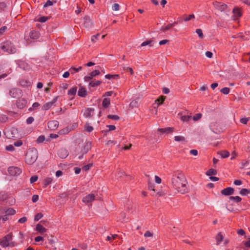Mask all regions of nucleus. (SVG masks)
I'll list each match as a JSON object with an SVG mask.
<instances>
[{
	"label": "nucleus",
	"mask_w": 250,
	"mask_h": 250,
	"mask_svg": "<svg viewBox=\"0 0 250 250\" xmlns=\"http://www.w3.org/2000/svg\"><path fill=\"white\" fill-rule=\"evenodd\" d=\"M188 182L185 175L181 173H174L171 178L172 188L178 192L182 194L188 192Z\"/></svg>",
	"instance_id": "nucleus-1"
},
{
	"label": "nucleus",
	"mask_w": 250,
	"mask_h": 250,
	"mask_svg": "<svg viewBox=\"0 0 250 250\" xmlns=\"http://www.w3.org/2000/svg\"><path fill=\"white\" fill-rule=\"evenodd\" d=\"M38 151L35 148H32L27 151L25 156V162L28 165L34 164L38 158Z\"/></svg>",
	"instance_id": "nucleus-2"
},
{
	"label": "nucleus",
	"mask_w": 250,
	"mask_h": 250,
	"mask_svg": "<svg viewBox=\"0 0 250 250\" xmlns=\"http://www.w3.org/2000/svg\"><path fill=\"white\" fill-rule=\"evenodd\" d=\"M11 44L10 42L8 41L2 43L1 46V50L10 54L14 53L15 52V48H12Z\"/></svg>",
	"instance_id": "nucleus-3"
},
{
	"label": "nucleus",
	"mask_w": 250,
	"mask_h": 250,
	"mask_svg": "<svg viewBox=\"0 0 250 250\" xmlns=\"http://www.w3.org/2000/svg\"><path fill=\"white\" fill-rule=\"evenodd\" d=\"M9 94L13 98L19 99L21 96L22 90L18 88H12L9 91Z\"/></svg>",
	"instance_id": "nucleus-4"
},
{
	"label": "nucleus",
	"mask_w": 250,
	"mask_h": 250,
	"mask_svg": "<svg viewBox=\"0 0 250 250\" xmlns=\"http://www.w3.org/2000/svg\"><path fill=\"white\" fill-rule=\"evenodd\" d=\"M8 171L9 174L12 176H16L21 173V169L18 167H10L8 168Z\"/></svg>",
	"instance_id": "nucleus-5"
},
{
	"label": "nucleus",
	"mask_w": 250,
	"mask_h": 250,
	"mask_svg": "<svg viewBox=\"0 0 250 250\" xmlns=\"http://www.w3.org/2000/svg\"><path fill=\"white\" fill-rule=\"evenodd\" d=\"M213 5L216 9L219 10L221 12H224L228 8V5L226 4L218 1L214 2L213 3Z\"/></svg>",
	"instance_id": "nucleus-6"
},
{
	"label": "nucleus",
	"mask_w": 250,
	"mask_h": 250,
	"mask_svg": "<svg viewBox=\"0 0 250 250\" xmlns=\"http://www.w3.org/2000/svg\"><path fill=\"white\" fill-rule=\"evenodd\" d=\"M232 12L233 13V15L232 16L233 20H236L242 16V12L240 8L238 7H235L233 9Z\"/></svg>",
	"instance_id": "nucleus-7"
},
{
	"label": "nucleus",
	"mask_w": 250,
	"mask_h": 250,
	"mask_svg": "<svg viewBox=\"0 0 250 250\" xmlns=\"http://www.w3.org/2000/svg\"><path fill=\"white\" fill-rule=\"evenodd\" d=\"M78 123H74L72 125H70L68 126H67L65 128L62 129L60 132H61L62 133L65 134V133H68L71 130H73L78 127Z\"/></svg>",
	"instance_id": "nucleus-8"
},
{
	"label": "nucleus",
	"mask_w": 250,
	"mask_h": 250,
	"mask_svg": "<svg viewBox=\"0 0 250 250\" xmlns=\"http://www.w3.org/2000/svg\"><path fill=\"white\" fill-rule=\"evenodd\" d=\"M234 192V188L229 187L222 189L221 191V193L225 196H230L233 194Z\"/></svg>",
	"instance_id": "nucleus-9"
},
{
	"label": "nucleus",
	"mask_w": 250,
	"mask_h": 250,
	"mask_svg": "<svg viewBox=\"0 0 250 250\" xmlns=\"http://www.w3.org/2000/svg\"><path fill=\"white\" fill-rule=\"evenodd\" d=\"M95 195L93 193H91V194H89L85 196V197H83V198L82 199V201L85 204H88V203H91L92 201L95 200Z\"/></svg>",
	"instance_id": "nucleus-10"
},
{
	"label": "nucleus",
	"mask_w": 250,
	"mask_h": 250,
	"mask_svg": "<svg viewBox=\"0 0 250 250\" xmlns=\"http://www.w3.org/2000/svg\"><path fill=\"white\" fill-rule=\"evenodd\" d=\"M27 104V101L24 98H19L17 101L16 105L20 109L23 108Z\"/></svg>",
	"instance_id": "nucleus-11"
},
{
	"label": "nucleus",
	"mask_w": 250,
	"mask_h": 250,
	"mask_svg": "<svg viewBox=\"0 0 250 250\" xmlns=\"http://www.w3.org/2000/svg\"><path fill=\"white\" fill-rule=\"evenodd\" d=\"M78 95L81 97H85L87 95L86 89L85 87L81 85H79Z\"/></svg>",
	"instance_id": "nucleus-12"
},
{
	"label": "nucleus",
	"mask_w": 250,
	"mask_h": 250,
	"mask_svg": "<svg viewBox=\"0 0 250 250\" xmlns=\"http://www.w3.org/2000/svg\"><path fill=\"white\" fill-rule=\"evenodd\" d=\"M48 127L50 130H55L59 126V122L57 121H50L47 123Z\"/></svg>",
	"instance_id": "nucleus-13"
},
{
	"label": "nucleus",
	"mask_w": 250,
	"mask_h": 250,
	"mask_svg": "<svg viewBox=\"0 0 250 250\" xmlns=\"http://www.w3.org/2000/svg\"><path fill=\"white\" fill-rule=\"evenodd\" d=\"M166 99V96L163 95L161 96L155 100V103L153 104L154 108H157L160 104H163Z\"/></svg>",
	"instance_id": "nucleus-14"
},
{
	"label": "nucleus",
	"mask_w": 250,
	"mask_h": 250,
	"mask_svg": "<svg viewBox=\"0 0 250 250\" xmlns=\"http://www.w3.org/2000/svg\"><path fill=\"white\" fill-rule=\"evenodd\" d=\"M174 130V127H167L166 128H161L158 129V131L160 132L161 134L164 133L168 134L173 132Z\"/></svg>",
	"instance_id": "nucleus-15"
},
{
	"label": "nucleus",
	"mask_w": 250,
	"mask_h": 250,
	"mask_svg": "<svg viewBox=\"0 0 250 250\" xmlns=\"http://www.w3.org/2000/svg\"><path fill=\"white\" fill-rule=\"evenodd\" d=\"M57 154L60 158L64 159L68 156V152L67 150L62 148L58 151Z\"/></svg>",
	"instance_id": "nucleus-16"
},
{
	"label": "nucleus",
	"mask_w": 250,
	"mask_h": 250,
	"mask_svg": "<svg viewBox=\"0 0 250 250\" xmlns=\"http://www.w3.org/2000/svg\"><path fill=\"white\" fill-rule=\"evenodd\" d=\"M94 108H87L85 109L83 116L86 118H90L93 115Z\"/></svg>",
	"instance_id": "nucleus-17"
},
{
	"label": "nucleus",
	"mask_w": 250,
	"mask_h": 250,
	"mask_svg": "<svg viewBox=\"0 0 250 250\" xmlns=\"http://www.w3.org/2000/svg\"><path fill=\"white\" fill-rule=\"evenodd\" d=\"M84 22H83V25L84 26L88 28L91 26L92 25V22H91V19L89 16H85L83 18Z\"/></svg>",
	"instance_id": "nucleus-18"
},
{
	"label": "nucleus",
	"mask_w": 250,
	"mask_h": 250,
	"mask_svg": "<svg viewBox=\"0 0 250 250\" xmlns=\"http://www.w3.org/2000/svg\"><path fill=\"white\" fill-rule=\"evenodd\" d=\"M56 100H57V98L54 99L53 100V101L50 102H48V103H46V104H45L42 106V110H47L49 109H50L51 107V106H52V105L56 102Z\"/></svg>",
	"instance_id": "nucleus-19"
},
{
	"label": "nucleus",
	"mask_w": 250,
	"mask_h": 250,
	"mask_svg": "<svg viewBox=\"0 0 250 250\" xmlns=\"http://www.w3.org/2000/svg\"><path fill=\"white\" fill-rule=\"evenodd\" d=\"M35 229L40 233L45 232L47 231V229L43 227L40 223L36 225Z\"/></svg>",
	"instance_id": "nucleus-20"
},
{
	"label": "nucleus",
	"mask_w": 250,
	"mask_h": 250,
	"mask_svg": "<svg viewBox=\"0 0 250 250\" xmlns=\"http://www.w3.org/2000/svg\"><path fill=\"white\" fill-rule=\"evenodd\" d=\"M110 104V99L109 98H105L102 102V105L104 108L109 107Z\"/></svg>",
	"instance_id": "nucleus-21"
},
{
	"label": "nucleus",
	"mask_w": 250,
	"mask_h": 250,
	"mask_svg": "<svg viewBox=\"0 0 250 250\" xmlns=\"http://www.w3.org/2000/svg\"><path fill=\"white\" fill-rule=\"evenodd\" d=\"M91 142H87L83 147V151L85 153H87L91 149Z\"/></svg>",
	"instance_id": "nucleus-22"
},
{
	"label": "nucleus",
	"mask_w": 250,
	"mask_h": 250,
	"mask_svg": "<svg viewBox=\"0 0 250 250\" xmlns=\"http://www.w3.org/2000/svg\"><path fill=\"white\" fill-rule=\"evenodd\" d=\"M216 244L219 245L220 243L223 241L224 238L223 235L221 232H219L216 236Z\"/></svg>",
	"instance_id": "nucleus-23"
},
{
	"label": "nucleus",
	"mask_w": 250,
	"mask_h": 250,
	"mask_svg": "<svg viewBox=\"0 0 250 250\" xmlns=\"http://www.w3.org/2000/svg\"><path fill=\"white\" fill-rule=\"evenodd\" d=\"M217 153L220 154L223 158H228L229 156V152L227 150L218 151Z\"/></svg>",
	"instance_id": "nucleus-24"
},
{
	"label": "nucleus",
	"mask_w": 250,
	"mask_h": 250,
	"mask_svg": "<svg viewBox=\"0 0 250 250\" xmlns=\"http://www.w3.org/2000/svg\"><path fill=\"white\" fill-rule=\"evenodd\" d=\"M77 87L76 86L73 87L68 91V95L74 96L77 92Z\"/></svg>",
	"instance_id": "nucleus-25"
},
{
	"label": "nucleus",
	"mask_w": 250,
	"mask_h": 250,
	"mask_svg": "<svg viewBox=\"0 0 250 250\" xmlns=\"http://www.w3.org/2000/svg\"><path fill=\"white\" fill-rule=\"evenodd\" d=\"M39 37V32L35 31H32L30 32V37L31 39H37Z\"/></svg>",
	"instance_id": "nucleus-26"
},
{
	"label": "nucleus",
	"mask_w": 250,
	"mask_h": 250,
	"mask_svg": "<svg viewBox=\"0 0 250 250\" xmlns=\"http://www.w3.org/2000/svg\"><path fill=\"white\" fill-rule=\"evenodd\" d=\"M217 171L216 169L210 168L206 172V175L208 176L215 175H216Z\"/></svg>",
	"instance_id": "nucleus-27"
},
{
	"label": "nucleus",
	"mask_w": 250,
	"mask_h": 250,
	"mask_svg": "<svg viewBox=\"0 0 250 250\" xmlns=\"http://www.w3.org/2000/svg\"><path fill=\"white\" fill-rule=\"evenodd\" d=\"M195 18V16L194 14H190L188 16H187L186 15H183V20L185 21H189L192 19Z\"/></svg>",
	"instance_id": "nucleus-28"
},
{
	"label": "nucleus",
	"mask_w": 250,
	"mask_h": 250,
	"mask_svg": "<svg viewBox=\"0 0 250 250\" xmlns=\"http://www.w3.org/2000/svg\"><path fill=\"white\" fill-rule=\"evenodd\" d=\"M105 78L107 79H119L120 78V75L119 74H106L105 75Z\"/></svg>",
	"instance_id": "nucleus-29"
},
{
	"label": "nucleus",
	"mask_w": 250,
	"mask_h": 250,
	"mask_svg": "<svg viewBox=\"0 0 250 250\" xmlns=\"http://www.w3.org/2000/svg\"><path fill=\"white\" fill-rule=\"evenodd\" d=\"M52 180H53L52 178H51L50 177H47L46 178H45L43 181V184H44L43 187L45 188L48 185L52 183Z\"/></svg>",
	"instance_id": "nucleus-30"
},
{
	"label": "nucleus",
	"mask_w": 250,
	"mask_h": 250,
	"mask_svg": "<svg viewBox=\"0 0 250 250\" xmlns=\"http://www.w3.org/2000/svg\"><path fill=\"white\" fill-rule=\"evenodd\" d=\"M101 81H96L95 82L91 81L89 83V85L91 87H95L100 85L102 83Z\"/></svg>",
	"instance_id": "nucleus-31"
},
{
	"label": "nucleus",
	"mask_w": 250,
	"mask_h": 250,
	"mask_svg": "<svg viewBox=\"0 0 250 250\" xmlns=\"http://www.w3.org/2000/svg\"><path fill=\"white\" fill-rule=\"evenodd\" d=\"M229 199L230 200H234V202H235L236 203H239V202H241V201H242V198L238 196H229Z\"/></svg>",
	"instance_id": "nucleus-32"
},
{
	"label": "nucleus",
	"mask_w": 250,
	"mask_h": 250,
	"mask_svg": "<svg viewBox=\"0 0 250 250\" xmlns=\"http://www.w3.org/2000/svg\"><path fill=\"white\" fill-rule=\"evenodd\" d=\"M0 245L4 248H6L10 246L9 242H8L7 240H5V239H4L3 238L2 240L1 239Z\"/></svg>",
	"instance_id": "nucleus-33"
},
{
	"label": "nucleus",
	"mask_w": 250,
	"mask_h": 250,
	"mask_svg": "<svg viewBox=\"0 0 250 250\" xmlns=\"http://www.w3.org/2000/svg\"><path fill=\"white\" fill-rule=\"evenodd\" d=\"M93 130V127L92 126L89 125L88 123H86L84 125V130L88 132H91Z\"/></svg>",
	"instance_id": "nucleus-34"
},
{
	"label": "nucleus",
	"mask_w": 250,
	"mask_h": 250,
	"mask_svg": "<svg viewBox=\"0 0 250 250\" xmlns=\"http://www.w3.org/2000/svg\"><path fill=\"white\" fill-rule=\"evenodd\" d=\"M8 120V117L6 115L3 114L0 115V123H5Z\"/></svg>",
	"instance_id": "nucleus-35"
},
{
	"label": "nucleus",
	"mask_w": 250,
	"mask_h": 250,
	"mask_svg": "<svg viewBox=\"0 0 250 250\" xmlns=\"http://www.w3.org/2000/svg\"><path fill=\"white\" fill-rule=\"evenodd\" d=\"M82 68L83 67L82 66H79L78 68L72 66L69 69V71L71 72V74H74V72L72 71V70H73L74 72H77L81 70Z\"/></svg>",
	"instance_id": "nucleus-36"
},
{
	"label": "nucleus",
	"mask_w": 250,
	"mask_h": 250,
	"mask_svg": "<svg viewBox=\"0 0 250 250\" xmlns=\"http://www.w3.org/2000/svg\"><path fill=\"white\" fill-rule=\"evenodd\" d=\"M5 212L7 215H12L16 213V210L13 208H9L6 210Z\"/></svg>",
	"instance_id": "nucleus-37"
},
{
	"label": "nucleus",
	"mask_w": 250,
	"mask_h": 250,
	"mask_svg": "<svg viewBox=\"0 0 250 250\" xmlns=\"http://www.w3.org/2000/svg\"><path fill=\"white\" fill-rule=\"evenodd\" d=\"M107 117L108 119H112L114 121H118L120 120V117L117 115H108Z\"/></svg>",
	"instance_id": "nucleus-38"
},
{
	"label": "nucleus",
	"mask_w": 250,
	"mask_h": 250,
	"mask_svg": "<svg viewBox=\"0 0 250 250\" xmlns=\"http://www.w3.org/2000/svg\"><path fill=\"white\" fill-rule=\"evenodd\" d=\"M20 84L22 86H28L30 85V83L27 80H22L20 82Z\"/></svg>",
	"instance_id": "nucleus-39"
},
{
	"label": "nucleus",
	"mask_w": 250,
	"mask_h": 250,
	"mask_svg": "<svg viewBox=\"0 0 250 250\" xmlns=\"http://www.w3.org/2000/svg\"><path fill=\"white\" fill-rule=\"evenodd\" d=\"M101 74V72L99 70H95L92 72H91L89 75H90L92 78H93V77L97 76V75H99Z\"/></svg>",
	"instance_id": "nucleus-40"
},
{
	"label": "nucleus",
	"mask_w": 250,
	"mask_h": 250,
	"mask_svg": "<svg viewBox=\"0 0 250 250\" xmlns=\"http://www.w3.org/2000/svg\"><path fill=\"white\" fill-rule=\"evenodd\" d=\"M153 42V41L152 39H150L149 40H148V41H145V42H143L142 43V44H141V46H146L147 45H149L150 46H151L152 45H151V43Z\"/></svg>",
	"instance_id": "nucleus-41"
},
{
	"label": "nucleus",
	"mask_w": 250,
	"mask_h": 250,
	"mask_svg": "<svg viewBox=\"0 0 250 250\" xmlns=\"http://www.w3.org/2000/svg\"><path fill=\"white\" fill-rule=\"evenodd\" d=\"M45 136L43 135L40 136L37 139L36 142L38 144L42 143L45 140Z\"/></svg>",
	"instance_id": "nucleus-42"
},
{
	"label": "nucleus",
	"mask_w": 250,
	"mask_h": 250,
	"mask_svg": "<svg viewBox=\"0 0 250 250\" xmlns=\"http://www.w3.org/2000/svg\"><path fill=\"white\" fill-rule=\"evenodd\" d=\"M43 217V214L41 213H38L35 215L34 220L37 221Z\"/></svg>",
	"instance_id": "nucleus-43"
},
{
	"label": "nucleus",
	"mask_w": 250,
	"mask_h": 250,
	"mask_svg": "<svg viewBox=\"0 0 250 250\" xmlns=\"http://www.w3.org/2000/svg\"><path fill=\"white\" fill-rule=\"evenodd\" d=\"M229 91L230 89L229 87H224L220 90L221 92L225 95L228 94L229 92Z\"/></svg>",
	"instance_id": "nucleus-44"
},
{
	"label": "nucleus",
	"mask_w": 250,
	"mask_h": 250,
	"mask_svg": "<svg viewBox=\"0 0 250 250\" xmlns=\"http://www.w3.org/2000/svg\"><path fill=\"white\" fill-rule=\"evenodd\" d=\"M191 118V116L184 115L181 117V120L183 121H188Z\"/></svg>",
	"instance_id": "nucleus-45"
},
{
	"label": "nucleus",
	"mask_w": 250,
	"mask_h": 250,
	"mask_svg": "<svg viewBox=\"0 0 250 250\" xmlns=\"http://www.w3.org/2000/svg\"><path fill=\"white\" fill-rule=\"evenodd\" d=\"M248 192H249V190L248 189L242 188L240 190L239 193L241 195L244 196V195H246L248 194Z\"/></svg>",
	"instance_id": "nucleus-46"
},
{
	"label": "nucleus",
	"mask_w": 250,
	"mask_h": 250,
	"mask_svg": "<svg viewBox=\"0 0 250 250\" xmlns=\"http://www.w3.org/2000/svg\"><path fill=\"white\" fill-rule=\"evenodd\" d=\"M174 140L176 141L179 142V141H185V138L183 136H176L174 137Z\"/></svg>",
	"instance_id": "nucleus-47"
},
{
	"label": "nucleus",
	"mask_w": 250,
	"mask_h": 250,
	"mask_svg": "<svg viewBox=\"0 0 250 250\" xmlns=\"http://www.w3.org/2000/svg\"><path fill=\"white\" fill-rule=\"evenodd\" d=\"M12 237H13L12 233L11 232V233H9L8 234L6 235V236H5L4 237H3V238L5 239V240H7L8 241V242H9L10 241H11L12 239Z\"/></svg>",
	"instance_id": "nucleus-48"
},
{
	"label": "nucleus",
	"mask_w": 250,
	"mask_h": 250,
	"mask_svg": "<svg viewBox=\"0 0 250 250\" xmlns=\"http://www.w3.org/2000/svg\"><path fill=\"white\" fill-rule=\"evenodd\" d=\"M93 166V164L92 163H90V164H88L86 165H85L83 167H82V169L84 170V171H87L90 168Z\"/></svg>",
	"instance_id": "nucleus-49"
},
{
	"label": "nucleus",
	"mask_w": 250,
	"mask_h": 250,
	"mask_svg": "<svg viewBox=\"0 0 250 250\" xmlns=\"http://www.w3.org/2000/svg\"><path fill=\"white\" fill-rule=\"evenodd\" d=\"M196 32L198 35L199 37L202 39L204 37V35L202 32V30L201 29H197L196 30Z\"/></svg>",
	"instance_id": "nucleus-50"
},
{
	"label": "nucleus",
	"mask_w": 250,
	"mask_h": 250,
	"mask_svg": "<svg viewBox=\"0 0 250 250\" xmlns=\"http://www.w3.org/2000/svg\"><path fill=\"white\" fill-rule=\"evenodd\" d=\"M172 27V25L171 24V23L168 24L165 27H162V28L161 29V30H162L163 31H165L166 30H169V29H170Z\"/></svg>",
	"instance_id": "nucleus-51"
},
{
	"label": "nucleus",
	"mask_w": 250,
	"mask_h": 250,
	"mask_svg": "<svg viewBox=\"0 0 250 250\" xmlns=\"http://www.w3.org/2000/svg\"><path fill=\"white\" fill-rule=\"evenodd\" d=\"M48 20V17L45 16H42L39 18L38 19V21L40 22H44Z\"/></svg>",
	"instance_id": "nucleus-52"
},
{
	"label": "nucleus",
	"mask_w": 250,
	"mask_h": 250,
	"mask_svg": "<svg viewBox=\"0 0 250 250\" xmlns=\"http://www.w3.org/2000/svg\"><path fill=\"white\" fill-rule=\"evenodd\" d=\"M249 119H250V118H247V117L242 118L240 119V122L242 124L246 125L247 124L248 122L249 121Z\"/></svg>",
	"instance_id": "nucleus-53"
},
{
	"label": "nucleus",
	"mask_w": 250,
	"mask_h": 250,
	"mask_svg": "<svg viewBox=\"0 0 250 250\" xmlns=\"http://www.w3.org/2000/svg\"><path fill=\"white\" fill-rule=\"evenodd\" d=\"M201 117H202V114L197 113V114H195V116H193V119L194 121H198L201 119Z\"/></svg>",
	"instance_id": "nucleus-54"
},
{
	"label": "nucleus",
	"mask_w": 250,
	"mask_h": 250,
	"mask_svg": "<svg viewBox=\"0 0 250 250\" xmlns=\"http://www.w3.org/2000/svg\"><path fill=\"white\" fill-rule=\"evenodd\" d=\"M38 179V176H37V175L32 176L30 179V183L31 184L34 183V182H35L36 181H37Z\"/></svg>",
	"instance_id": "nucleus-55"
},
{
	"label": "nucleus",
	"mask_w": 250,
	"mask_h": 250,
	"mask_svg": "<svg viewBox=\"0 0 250 250\" xmlns=\"http://www.w3.org/2000/svg\"><path fill=\"white\" fill-rule=\"evenodd\" d=\"M22 145V142L21 140H18L14 143V145L16 146H20Z\"/></svg>",
	"instance_id": "nucleus-56"
},
{
	"label": "nucleus",
	"mask_w": 250,
	"mask_h": 250,
	"mask_svg": "<svg viewBox=\"0 0 250 250\" xmlns=\"http://www.w3.org/2000/svg\"><path fill=\"white\" fill-rule=\"evenodd\" d=\"M6 149L7 151H12L14 150L15 148L13 145H10L6 147Z\"/></svg>",
	"instance_id": "nucleus-57"
},
{
	"label": "nucleus",
	"mask_w": 250,
	"mask_h": 250,
	"mask_svg": "<svg viewBox=\"0 0 250 250\" xmlns=\"http://www.w3.org/2000/svg\"><path fill=\"white\" fill-rule=\"evenodd\" d=\"M35 241L36 242H39L40 241H43V238L42 236H38L35 238Z\"/></svg>",
	"instance_id": "nucleus-58"
},
{
	"label": "nucleus",
	"mask_w": 250,
	"mask_h": 250,
	"mask_svg": "<svg viewBox=\"0 0 250 250\" xmlns=\"http://www.w3.org/2000/svg\"><path fill=\"white\" fill-rule=\"evenodd\" d=\"M34 120V119L33 117H30L26 120V123L27 124H31Z\"/></svg>",
	"instance_id": "nucleus-59"
},
{
	"label": "nucleus",
	"mask_w": 250,
	"mask_h": 250,
	"mask_svg": "<svg viewBox=\"0 0 250 250\" xmlns=\"http://www.w3.org/2000/svg\"><path fill=\"white\" fill-rule=\"evenodd\" d=\"M237 232L239 235H242V236L244 235L246 233L245 231L243 229H238Z\"/></svg>",
	"instance_id": "nucleus-60"
},
{
	"label": "nucleus",
	"mask_w": 250,
	"mask_h": 250,
	"mask_svg": "<svg viewBox=\"0 0 250 250\" xmlns=\"http://www.w3.org/2000/svg\"><path fill=\"white\" fill-rule=\"evenodd\" d=\"M39 200V196L38 195H34L32 196V200L33 203L36 202Z\"/></svg>",
	"instance_id": "nucleus-61"
},
{
	"label": "nucleus",
	"mask_w": 250,
	"mask_h": 250,
	"mask_svg": "<svg viewBox=\"0 0 250 250\" xmlns=\"http://www.w3.org/2000/svg\"><path fill=\"white\" fill-rule=\"evenodd\" d=\"M112 9L115 11H117L119 9V5L118 3H114L112 5Z\"/></svg>",
	"instance_id": "nucleus-62"
},
{
	"label": "nucleus",
	"mask_w": 250,
	"mask_h": 250,
	"mask_svg": "<svg viewBox=\"0 0 250 250\" xmlns=\"http://www.w3.org/2000/svg\"><path fill=\"white\" fill-rule=\"evenodd\" d=\"M27 218L26 217H23L20 218L18 222L19 223H25V222L27 221Z\"/></svg>",
	"instance_id": "nucleus-63"
},
{
	"label": "nucleus",
	"mask_w": 250,
	"mask_h": 250,
	"mask_svg": "<svg viewBox=\"0 0 250 250\" xmlns=\"http://www.w3.org/2000/svg\"><path fill=\"white\" fill-rule=\"evenodd\" d=\"M7 28L6 26L1 27L0 28V35L2 34L6 30Z\"/></svg>",
	"instance_id": "nucleus-64"
}]
</instances>
